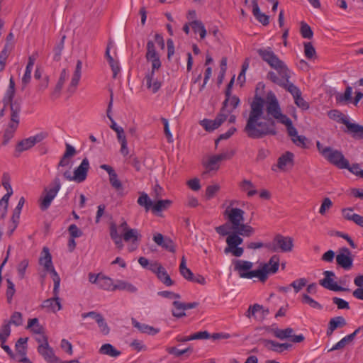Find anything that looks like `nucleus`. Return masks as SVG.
Listing matches in <instances>:
<instances>
[{
    "mask_svg": "<svg viewBox=\"0 0 363 363\" xmlns=\"http://www.w3.org/2000/svg\"><path fill=\"white\" fill-rule=\"evenodd\" d=\"M274 99L278 100L273 93L269 94L266 99L257 95L255 96L250 104L249 116L244 128L248 138L261 139L267 135H277V120L267 113L269 102Z\"/></svg>",
    "mask_w": 363,
    "mask_h": 363,
    "instance_id": "nucleus-1",
    "label": "nucleus"
},
{
    "mask_svg": "<svg viewBox=\"0 0 363 363\" xmlns=\"http://www.w3.org/2000/svg\"><path fill=\"white\" fill-rule=\"evenodd\" d=\"M267 113L272 116L279 123L284 125L287 133L291 137L293 143L298 147L306 148L307 138L303 135H298L296 128L293 125L291 120L281 111L278 100L275 99L269 102L267 106Z\"/></svg>",
    "mask_w": 363,
    "mask_h": 363,
    "instance_id": "nucleus-2",
    "label": "nucleus"
},
{
    "mask_svg": "<svg viewBox=\"0 0 363 363\" xmlns=\"http://www.w3.org/2000/svg\"><path fill=\"white\" fill-rule=\"evenodd\" d=\"M110 237L112 240L114 242L115 245L118 249H122L123 247V244L122 239L124 240L125 242H132V245H135V247L130 249V251L134 250L137 248L138 245V242L140 239V234L138 230L135 228H130L128 230H125L123 233V237L118 234V227L114 223H111L110 224Z\"/></svg>",
    "mask_w": 363,
    "mask_h": 363,
    "instance_id": "nucleus-3",
    "label": "nucleus"
},
{
    "mask_svg": "<svg viewBox=\"0 0 363 363\" xmlns=\"http://www.w3.org/2000/svg\"><path fill=\"white\" fill-rule=\"evenodd\" d=\"M257 53L263 61L267 62L272 69H275L279 77L286 75V72L290 69L281 60L278 56L272 50L271 48H260Z\"/></svg>",
    "mask_w": 363,
    "mask_h": 363,
    "instance_id": "nucleus-4",
    "label": "nucleus"
},
{
    "mask_svg": "<svg viewBox=\"0 0 363 363\" xmlns=\"http://www.w3.org/2000/svg\"><path fill=\"white\" fill-rule=\"evenodd\" d=\"M286 76L282 75L279 77L278 74L275 73V72L269 71L267 74L266 78L274 84L284 88L288 92H289L294 99L302 93L297 86L289 82L291 72L290 70L286 72Z\"/></svg>",
    "mask_w": 363,
    "mask_h": 363,
    "instance_id": "nucleus-5",
    "label": "nucleus"
},
{
    "mask_svg": "<svg viewBox=\"0 0 363 363\" xmlns=\"http://www.w3.org/2000/svg\"><path fill=\"white\" fill-rule=\"evenodd\" d=\"M265 247L272 252H289L294 247L291 237L277 234L271 242L266 243Z\"/></svg>",
    "mask_w": 363,
    "mask_h": 363,
    "instance_id": "nucleus-6",
    "label": "nucleus"
},
{
    "mask_svg": "<svg viewBox=\"0 0 363 363\" xmlns=\"http://www.w3.org/2000/svg\"><path fill=\"white\" fill-rule=\"evenodd\" d=\"M61 188L60 178L57 176L51 182L49 187H45L43 191V196L40 199V208L43 211L47 210L52 200L57 196Z\"/></svg>",
    "mask_w": 363,
    "mask_h": 363,
    "instance_id": "nucleus-7",
    "label": "nucleus"
},
{
    "mask_svg": "<svg viewBox=\"0 0 363 363\" xmlns=\"http://www.w3.org/2000/svg\"><path fill=\"white\" fill-rule=\"evenodd\" d=\"M234 271L237 272L239 277L243 279H252L258 278V276H262L261 272L256 270H251L253 267V263L250 261L242 259H235L233 261Z\"/></svg>",
    "mask_w": 363,
    "mask_h": 363,
    "instance_id": "nucleus-8",
    "label": "nucleus"
},
{
    "mask_svg": "<svg viewBox=\"0 0 363 363\" xmlns=\"http://www.w3.org/2000/svg\"><path fill=\"white\" fill-rule=\"evenodd\" d=\"M323 157L330 163L340 169L349 167L348 160L345 159L343 154L337 150H333L331 147L326 149L323 152Z\"/></svg>",
    "mask_w": 363,
    "mask_h": 363,
    "instance_id": "nucleus-9",
    "label": "nucleus"
},
{
    "mask_svg": "<svg viewBox=\"0 0 363 363\" xmlns=\"http://www.w3.org/2000/svg\"><path fill=\"white\" fill-rule=\"evenodd\" d=\"M279 266V257L278 255H273L268 262L264 263L261 268L257 269V272H261L262 276H258V279L261 282H265L268 279L269 274H274L277 273Z\"/></svg>",
    "mask_w": 363,
    "mask_h": 363,
    "instance_id": "nucleus-10",
    "label": "nucleus"
},
{
    "mask_svg": "<svg viewBox=\"0 0 363 363\" xmlns=\"http://www.w3.org/2000/svg\"><path fill=\"white\" fill-rule=\"evenodd\" d=\"M145 58L147 62L151 63V69L157 71L162 66L159 53L156 51L155 43L152 40H148L146 46Z\"/></svg>",
    "mask_w": 363,
    "mask_h": 363,
    "instance_id": "nucleus-11",
    "label": "nucleus"
},
{
    "mask_svg": "<svg viewBox=\"0 0 363 363\" xmlns=\"http://www.w3.org/2000/svg\"><path fill=\"white\" fill-rule=\"evenodd\" d=\"M47 136L48 134L46 133L42 132L36 134L34 136H30L28 138L23 139L18 143L16 147V151L22 152L23 151L28 150L33 147L36 143L43 140Z\"/></svg>",
    "mask_w": 363,
    "mask_h": 363,
    "instance_id": "nucleus-12",
    "label": "nucleus"
},
{
    "mask_svg": "<svg viewBox=\"0 0 363 363\" xmlns=\"http://www.w3.org/2000/svg\"><path fill=\"white\" fill-rule=\"evenodd\" d=\"M223 214L232 225V229L237 228L238 225L244 221L245 212L240 208L228 207Z\"/></svg>",
    "mask_w": 363,
    "mask_h": 363,
    "instance_id": "nucleus-13",
    "label": "nucleus"
},
{
    "mask_svg": "<svg viewBox=\"0 0 363 363\" xmlns=\"http://www.w3.org/2000/svg\"><path fill=\"white\" fill-rule=\"evenodd\" d=\"M43 342L38 347V353L48 363H60V359L55 355L52 348L48 344V337H43Z\"/></svg>",
    "mask_w": 363,
    "mask_h": 363,
    "instance_id": "nucleus-14",
    "label": "nucleus"
},
{
    "mask_svg": "<svg viewBox=\"0 0 363 363\" xmlns=\"http://www.w3.org/2000/svg\"><path fill=\"white\" fill-rule=\"evenodd\" d=\"M325 276L324 279H320L319 281L320 285L323 286L324 288L333 291H349L350 289L348 288H345L341 286L337 285V284L334 281L333 277H334L335 273L333 271H325L323 272Z\"/></svg>",
    "mask_w": 363,
    "mask_h": 363,
    "instance_id": "nucleus-15",
    "label": "nucleus"
},
{
    "mask_svg": "<svg viewBox=\"0 0 363 363\" xmlns=\"http://www.w3.org/2000/svg\"><path fill=\"white\" fill-rule=\"evenodd\" d=\"M337 264L345 270H349L352 267L353 258L352 253L347 247H342L336 256Z\"/></svg>",
    "mask_w": 363,
    "mask_h": 363,
    "instance_id": "nucleus-16",
    "label": "nucleus"
},
{
    "mask_svg": "<svg viewBox=\"0 0 363 363\" xmlns=\"http://www.w3.org/2000/svg\"><path fill=\"white\" fill-rule=\"evenodd\" d=\"M340 123L345 125L347 132L357 140L363 139V125L358 123H351L345 116H342Z\"/></svg>",
    "mask_w": 363,
    "mask_h": 363,
    "instance_id": "nucleus-17",
    "label": "nucleus"
},
{
    "mask_svg": "<svg viewBox=\"0 0 363 363\" xmlns=\"http://www.w3.org/2000/svg\"><path fill=\"white\" fill-rule=\"evenodd\" d=\"M89 169V162L88 159L85 157L84 159H83L79 166L74 169L73 174V181L77 182L78 183L84 182L86 179Z\"/></svg>",
    "mask_w": 363,
    "mask_h": 363,
    "instance_id": "nucleus-18",
    "label": "nucleus"
},
{
    "mask_svg": "<svg viewBox=\"0 0 363 363\" xmlns=\"http://www.w3.org/2000/svg\"><path fill=\"white\" fill-rule=\"evenodd\" d=\"M261 342L267 350L277 353H281L285 350H288L292 347V345L289 343H279L274 340L267 339L261 340Z\"/></svg>",
    "mask_w": 363,
    "mask_h": 363,
    "instance_id": "nucleus-19",
    "label": "nucleus"
},
{
    "mask_svg": "<svg viewBox=\"0 0 363 363\" xmlns=\"http://www.w3.org/2000/svg\"><path fill=\"white\" fill-rule=\"evenodd\" d=\"M227 117L220 111L214 120L203 119L200 124L206 131H213L218 128L225 120Z\"/></svg>",
    "mask_w": 363,
    "mask_h": 363,
    "instance_id": "nucleus-20",
    "label": "nucleus"
},
{
    "mask_svg": "<svg viewBox=\"0 0 363 363\" xmlns=\"http://www.w3.org/2000/svg\"><path fill=\"white\" fill-rule=\"evenodd\" d=\"M240 104V99L236 96H230L225 97V99L223 102V106L220 109V112L224 113L226 117L235 109Z\"/></svg>",
    "mask_w": 363,
    "mask_h": 363,
    "instance_id": "nucleus-21",
    "label": "nucleus"
},
{
    "mask_svg": "<svg viewBox=\"0 0 363 363\" xmlns=\"http://www.w3.org/2000/svg\"><path fill=\"white\" fill-rule=\"evenodd\" d=\"M41 307L48 312L56 313L60 311L62 309V304L59 298V294L54 295L52 298L45 300Z\"/></svg>",
    "mask_w": 363,
    "mask_h": 363,
    "instance_id": "nucleus-22",
    "label": "nucleus"
},
{
    "mask_svg": "<svg viewBox=\"0 0 363 363\" xmlns=\"http://www.w3.org/2000/svg\"><path fill=\"white\" fill-rule=\"evenodd\" d=\"M155 71L151 69V71L148 72L145 77L146 86L153 94L157 93L161 87V82L155 78Z\"/></svg>",
    "mask_w": 363,
    "mask_h": 363,
    "instance_id": "nucleus-23",
    "label": "nucleus"
},
{
    "mask_svg": "<svg viewBox=\"0 0 363 363\" xmlns=\"http://www.w3.org/2000/svg\"><path fill=\"white\" fill-rule=\"evenodd\" d=\"M100 168L108 174L110 184L114 189L119 190L122 188V184L118 179V175L112 167L104 164H101Z\"/></svg>",
    "mask_w": 363,
    "mask_h": 363,
    "instance_id": "nucleus-24",
    "label": "nucleus"
},
{
    "mask_svg": "<svg viewBox=\"0 0 363 363\" xmlns=\"http://www.w3.org/2000/svg\"><path fill=\"white\" fill-rule=\"evenodd\" d=\"M82 62L81 60H77L75 70L74 72V74L72 76L70 84L68 87V91L69 92H74L77 86L79 84V82L81 78V73H82Z\"/></svg>",
    "mask_w": 363,
    "mask_h": 363,
    "instance_id": "nucleus-25",
    "label": "nucleus"
},
{
    "mask_svg": "<svg viewBox=\"0 0 363 363\" xmlns=\"http://www.w3.org/2000/svg\"><path fill=\"white\" fill-rule=\"evenodd\" d=\"M360 329V328H358L352 333L343 337L341 340L337 342L333 347L329 349L328 352H330L334 350H337L344 348L347 344L353 341L357 334L359 332Z\"/></svg>",
    "mask_w": 363,
    "mask_h": 363,
    "instance_id": "nucleus-26",
    "label": "nucleus"
},
{
    "mask_svg": "<svg viewBox=\"0 0 363 363\" xmlns=\"http://www.w3.org/2000/svg\"><path fill=\"white\" fill-rule=\"evenodd\" d=\"M132 324L135 328H136L140 332L143 333L155 335L160 332V329L155 328L145 323H140L134 318H132Z\"/></svg>",
    "mask_w": 363,
    "mask_h": 363,
    "instance_id": "nucleus-27",
    "label": "nucleus"
},
{
    "mask_svg": "<svg viewBox=\"0 0 363 363\" xmlns=\"http://www.w3.org/2000/svg\"><path fill=\"white\" fill-rule=\"evenodd\" d=\"M294 155L291 152H286L281 157H279L277 161V166L281 170H285L286 167L293 166Z\"/></svg>",
    "mask_w": 363,
    "mask_h": 363,
    "instance_id": "nucleus-28",
    "label": "nucleus"
},
{
    "mask_svg": "<svg viewBox=\"0 0 363 363\" xmlns=\"http://www.w3.org/2000/svg\"><path fill=\"white\" fill-rule=\"evenodd\" d=\"M259 311H262V318H264L269 313V310L268 308H264L262 305L255 303L250 306L248 310L246 311L245 315L247 318L254 317L255 318H257V313Z\"/></svg>",
    "mask_w": 363,
    "mask_h": 363,
    "instance_id": "nucleus-29",
    "label": "nucleus"
},
{
    "mask_svg": "<svg viewBox=\"0 0 363 363\" xmlns=\"http://www.w3.org/2000/svg\"><path fill=\"white\" fill-rule=\"evenodd\" d=\"M42 254L39 259V264L43 266L45 271L48 272L54 267L52 262V256L47 247L43 248Z\"/></svg>",
    "mask_w": 363,
    "mask_h": 363,
    "instance_id": "nucleus-30",
    "label": "nucleus"
},
{
    "mask_svg": "<svg viewBox=\"0 0 363 363\" xmlns=\"http://www.w3.org/2000/svg\"><path fill=\"white\" fill-rule=\"evenodd\" d=\"M352 208H350L342 209L343 217L348 220L353 221L359 226L363 228V216L357 213H352Z\"/></svg>",
    "mask_w": 363,
    "mask_h": 363,
    "instance_id": "nucleus-31",
    "label": "nucleus"
},
{
    "mask_svg": "<svg viewBox=\"0 0 363 363\" xmlns=\"http://www.w3.org/2000/svg\"><path fill=\"white\" fill-rule=\"evenodd\" d=\"M99 353L111 357H117L121 355V352L116 349L111 344L106 343L100 347Z\"/></svg>",
    "mask_w": 363,
    "mask_h": 363,
    "instance_id": "nucleus-32",
    "label": "nucleus"
},
{
    "mask_svg": "<svg viewBox=\"0 0 363 363\" xmlns=\"http://www.w3.org/2000/svg\"><path fill=\"white\" fill-rule=\"evenodd\" d=\"M270 331L274 337L280 340L290 338L294 333V330L291 328L286 329L272 328Z\"/></svg>",
    "mask_w": 363,
    "mask_h": 363,
    "instance_id": "nucleus-33",
    "label": "nucleus"
},
{
    "mask_svg": "<svg viewBox=\"0 0 363 363\" xmlns=\"http://www.w3.org/2000/svg\"><path fill=\"white\" fill-rule=\"evenodd\" d=\"M35 58L33 56H30L28 57V62L26 68V71L22 78V83L24 86H26L30 81L31 72L35 63Z\"/></svg>",
    "mask_w": 363,
    "mask_h": 363,
    "instance_id": "nucleus-34",
    "label": "nucleus"
},
{
    "mask_svg": "<svg viewBox=\"0 0 363 363\" xmlns=\"http://www.w3.org/2000/svg\"><path fill=\"white\" fill-rule=\"evenodd\" d=\"M114 291L116 290H122V291H126L130 293H135L137 291V288L133 285L132 284L123 281V280H118L116 283L113 286Z\"/></svg>",
    "mask_w": 363,
    "mask_h": 363,
    "instance_id": "nucleus-35",
    "label": "nucleus"
},
{
    "mask_svg": "<svg viewBox=\"0 0 363 363\" xmlns=\"http://www.w3.org/2000/svg\"><path fill=\"white\" fill-rule=\"evenodd\" d=\"M233 230L237 234L245 237H250L255 233V230L252 226L242 223L239 224L237 228H233Z\"/></svg>",
    "mask_w": 363,
    "mask_h": 363,
    "instance_id": "nucleus-36",
    "label": "nucleus"
},
{
    "mask_svg": "<svg viewBox=\"0 0 363 363\" xmlns=\"http://www.w3.org/2000/svg\"><path fill=\"white\" fill-rule=\"evenodd\" d=\"M252 11L255 18L263 26H267L269 23V16L262 13L258 5H255Z\"/></svg>",
    "mask_w": 363,
    "mask_h": 363,
    "instance_id": "nucleus-37",
    "label": "nucleus"
},
{
    "mask_svg": "<svg viewBox=\"0 0 363 363\" xmlns=\"http://www.w3.org/2000/svg\"><path fill=\"white\" fill-rule=\"evenodd\" d=\"M218 162L219 161L215 155L211 156L205 164L206 170L203 172L202 177H205L211 171H217L219 168Z\"/></svg>",
    "mask_w": 363,
    "mask_h": 363,
    "instance_id": "nucleus-38",
    "label": "nucleus"
},
{
    "mask_svg": "<svg viewBox=\"0 0 363 363\" xmlns=\"http://www.w3.org/2000/svg\"><path fill=\"white\" fill-rule=\"evenodd\" d=\"M240 188L243 191L247 192V196L251 197L255 195L257 191L255 189L254 184L251 182V181L247 179H243L239 184Z\"/></svg>",
    "mask_w": 363,
    "mask_h": 363,
    "instance_id": "nucleus-39",
    "label": "nucleus"
},
{
    "mask_svg": "<svg viewBox=\"0 0 363 363\" xmlns=\"http://www.w3.org/2000/svg\"><path fill=\"white\" fill-rule=\"evenodd\" d=\"M137 202L138 205L144 207L146 211H148L150 208L152 209V206L154 204L148 195L145 192L140 194Z\"/></svg>",
    "mask_w": 363,
    "mask_h": 363,
    "instance_id": "nucleus-40",
    "label": "nucleus"
},
{
    "mask_svg": "<svg viewBox=\"0 0 363 363\" xmlns=\"http://www.w3.org/2000/svg\"><path fill=\"white\" fill-rule=\"evenodd\" d=\"M172 203V201L169 199L159 200L153 204L152 212L157 213L167 210L170 207Z\"/></svg>",
    "mask_w": 363,
    "mask_h": 363,
    "instance_id": "nucleus-41",
    "label": "nucleus"
},
{
    "mask_svg": "<svg viewBox=\"0 0 363 363\" xmlns=\"http://www.w3.org/2000/svg\"><path fill=\"white\" fill-rule=\"evenodd\" d=\"M100 288L104 290L108 291H114L113 286L115 284H113V281L112 279L107 277H99V282L97 284Z\"/></svg>",
    "mask_w": 363,
    "mask_h": 363,
    "instance_id": "nucleus-42",
    "label": "nucleus"
},
{
    "mask_svg": "<svg viewBox=\"0 0 363 363\" xmlns=\"http://www.w3.org/2000/svg\"><path fill=\"white\" fill-rule=\"evenodd\" d=\"M243 242V239L240 237V235L233 233L229 235L226 238L227 247H237Z\"/></svg>",
    "mask_w": 363,
    "mask_h": 363,
    "instance_id": "nucleus-43",
    "label": "nucleus"
},
{
    "mask_svg": "<svg viewBox=\"0 0 363 363\" xmlns=\"http://www.w3.org/2000/svg\"><path fill=\"white\" fill-rule=\"evenodd\" d=\"M190 26L195 33H199L201 39H203L206 37V30L201 21L197 20L193 21L190 23Z\"/></svg>",
    "mask_w": 363,
    "mask_h": 363,
    "instance_id": "nucleus-44",
    "label": "nucleus"
},
{
    "mask_svg": "<svg viewBox=\"0 0 363 363\" xmlns=\"http://www.w3.org/2000/svg\"><path fill=\"white\" fill-rule=\"evenodd\" d=\"M173 306L175 308V310L172 311V315L176 318H182L186 315L184 312V303H182L178 301H174L173 302Z\"/></svg>",
    "mask_w": 363,
    "mask_h": 363,
    "instance_id": "nucleus-45",
    "label": "nucleus"
},
{
    "mask_svg": "<svg viewBox=\"0 0 363 363\" xmlns=\"http://www.w3.org/2000/svg\"><path fill=\"white\" fill-rule=\"evenodd\" d=\"M51 274L52 279L54 282V287H53V295H56L57 294H59V289H60V277L58 275L57 272L55 271V268H52L50 270L48 271Z\"/></svg>",
    "mask_w": 363,
    "mask_h": 363,
    "instance_id": "nucleus-46",
    "label": "nucleus"
},
{
    "mask_svg": "<svg viewBox=\"0 0 363 363\" xmlns=\"http://www.w3.org/2000/svg\"><path fill=\"white\" fill-rule=\"evenodd\" d=\"M166 351L169 354H173L174 356L179 357L183 354H185L188 352L191 353L193 351V349L191 347H188L184 350H179L175 347H168L166 348Z\"/></svg>",
    "mask_w": 363,
    "mask_h": 363,
    "instance_id": "nucleus-47",
    "label": "nucleus"
},
{
    "mask_svg": "<svg viewBox=\"0 0 363 363\" xmlns=\"http://www.w3.org/2000/svg\"><path fill=\"white\" fill-rule=\"evenodd\" d=\"M302 303L308 304L309 306L315 309L321 310L323 308L321 304H320L318 302H317L316 301H315L308 294H306L302 295Z\"/></svg>",
    "mask_w": 363,
    "mask_h": 363,
    "instance_id": "nucleus-48",
    "label": "nucleus"
},
{
    "mask_svg": "<svg viewBox=\"0 0 363 363\" xmlns=\"http://www.w3.org/2000/svg\"><path fill=\"white\" fill-rule=\"evenodd\" d=\"M300 33L301 36L306 39H311L313 36L311 28L303 21L301 23Z\"/></svg>",
    "mask_w": 363,
    "mask_h": 363,
    "instance_id": "nucleus-49",
    "label": "nucleus"
},
{
    "mask_svg": "<svg viewBox=\"0 0 363 363\" xmlns=\"http://www.w3.org/2000/svg\"><path fill=\"white\" fill-rule=\"evenodd\" d=\"M330 325L335 330L337 328H343L346 325L347 323L344 317L336 316L330 320Z\"/></svg>",
    "mask_w": 363,
    "mask_h": 363,
    "instance_id": "nucleus-50",
    "label": "nucleus"
},
{
    "mask_svg": "<svg viewBox=\"0 0 363 363\" xmlns=\"http://www.w3.org/2000/svg\"><path fill=\"white\" fill-rule=\"evenodd\" d=\"M17 127L13 126L12 125H8V127L4 131V140H3V145H6L9 140L13 137L14 133L17 130Z\"/></svg>",
    "mask_w": 363,
    "mask_h": 363,
    "instance_id": "nucleus-51",
    "label": "nucleus"
},
{
    "mask_svg": "<svg viewBox=\"0 0 363 363\" xmlns=\"http://www.w3.org/2000/svg\"><path fill=\"white\" fill-rule=\"evenodd\" d=\"M157 277L167 286H170L174 284V281L172 280L164 267L163 269H162L157 275Z\"/></svg>",
    "mask_w": 363,
    "mask_h": 363,
    "instance_id": "nucleus-52",
    "label": "nucleus"
},
{
    "mask_svg": "<svg viewBox=\"0 0 363 363\" xmlns=\"http://www.w3.org/2000/svg\"><path fill=\"white\" fill-rule=\"evenodd\" d=\"M69 74L65 69H62L60 73L59 80L56 84L55 92H60L63 87L65 81L68 79Z\"/></svg>",
    "mask_w": 363,
    "mask_h": 363,
    "instance_id": "nucleus-53",
    "label": "nucleus"
},
{
    "mask_svg": "<svg viewBox=\"0 0 363 363\" xmlns=\"http://www.w3.org/2000/svg\"><path fill=\"white\" fill-rule=\"evenodd\" d=\"M11 334V327L9 323H5L2 325L1 329L0 330V342L1 343H5L7 338L10 336Z\"/></svg>",
    "mask_w": 363,
    "mask_h": 363,
    "instance_id": "nucleus-54",
    "label": "nucleus"
},
{
    "mask_svg": "<svg viewBox=\"0 0 363 363\" xmlns=\"http://www.w3.org/2000/svg\"><path fill=\"white\" fill-rule=\"evenodd\" d=\"M6 282H7V289H6V299H7V302L9 303H11L12 301L13 296L16 292V289H15L14 284L9 279H7Z\"/></svg>",
    "mask_w": 363,
    "mask_h": 363,
    "instance_id": "nucleus-55",
    "label": "nucleus"
},
{
    "mask_svg": "<svg viewBox=\"0 0 363 363\" xmlns=\"http://www.w3.org/2000/svg\"><path fill=\"white\" fill-rule=\"evenodd\" d=\"M6 323H9V325L11 324H13L16 326L21 325L23 323V318H22V314L20 312H14L10 318V320L8 321Z\"/></svg>",
    "mask_w": 363,
    "mask_h": 363,
    "instance_id": "nucleus-56",
    "label": "nucleus"
},
{
    "mask_svg": "<svg viewBox=\"0 0 363 363\" xmlns=\"http://www.w3.org/2000/svg\"><path fill=\"white\" fill-rule=\"evenodd\" d=\"M244 250L240 247H226L224 249V252L225 254L231 253L233 256L239 257H241L243 254Z\"/></svg>",
    "mask_w": 363,
    "mask_h": 363,
    "instance_id": "nucleus-57",
    "label": "nucleus"
},
{
    "mask_svg": "<svg viewBox=\"0 0 363 363\" xmlns=\"http://www.w3.org/2000/svg\"><path fill=\"white\" fill-rule=\"evenodd\" d=\"M65 36H63L59 43L54 48V60L58 61L60 60L62 51L64 48V40Z\"/></svg>",
    "mask_w": 363,
    "mask_h": 363,
    "instance_id": "nucleus-58",
    "label": "nucleus"
},
{
    "mask_svg": "<svg viewBox=\"0 0 363 363\" xmlns=\"http://www.w3.org/2000/svg\"><path fill=\"white\" fill-rule=\"evenodd\" d=\"M315 53V50L311 43H304V54L308 59H312Z\"/></svg>",
    "mask_w": 363,
    "mask_h": 363,
    "instance_id": "nucleus-59",
    "label": "nucleus"
},
{
    "mask_svg": "<svg viewBox=\"0 0 363 363\" xmlns=\"http://www.w3.org/2000/svg\"><path fill=\"white\" fill-rule=\"evenodd\" d=\"M295 104L301 109L306 111L309 108V104L302 97V94L294 99Z\"/></svg>",
    "mask_w": 363,
    "mask_h": 363,
    "instance_id": "nucleus-60",
    "label": "nucleus"
},
{
    "mask_svg": "<svg viewBox=\"0 0 363 363\" xmlns=\"http://www.w3.org/2000/svg\"><path fill=\"white\" fill-rule=\"evenodd\" d=\"M130 347L136 352L145 351L147 350V347L144 345L143 342L137 339L133 340L130 344Z\"/></svg>",
    "mask_w": 363,
    "mask_h": 363,
    "instance_id": "nucleus-61",
    "label": "nucleus"
},
{
    "mask_svg": "<svg viewBox=\"0 0 363 363\" xmlns=\"http://www.w3.org/2000/svg\"><path fill=\"white\" fill-rule=\"evenodd\" d=\"M28 266L27 259L22 260L17 267L18 275L20 279H23L25 277L26 270Z\"/></svg>",
    "mask_w": 363,
    "mask_h": 363,
    "instance_id": "nucleus-62",
    "label": "nucleus"
},
{
    "mask_svg": "<svg viewBox=\"0 0 363 363\" xmlns=\"http://www.w3.org/2000/svg\"><path fill=\"white\" fill-rule=\"evenodd\" d=\"M307 281L304 278H301L294 281L290 286L293 287L295 292L298 293L303 286L306 285Z\"/></svg>",
    "mask_w": 363,
    "mask_h": 363,
    "instance_id": "nucleus-63",
    "label": "nucleus"
},
{
    "mask_svg": "<svg viewBox=\"0 0 363 363\" xmlns=\"http://www.w3.org/2000/svg\"><path fill=\"white\" fill-rule=\"evenodd\" d=\"M160 247L171 252H175V245L172 239L166 237Z\"/></svg>",
    "mask_w": 363,
    "mask_h": 363,
    "instance_id": "nucleus-64",
    "label": "nucleus"
}]
</instances>
